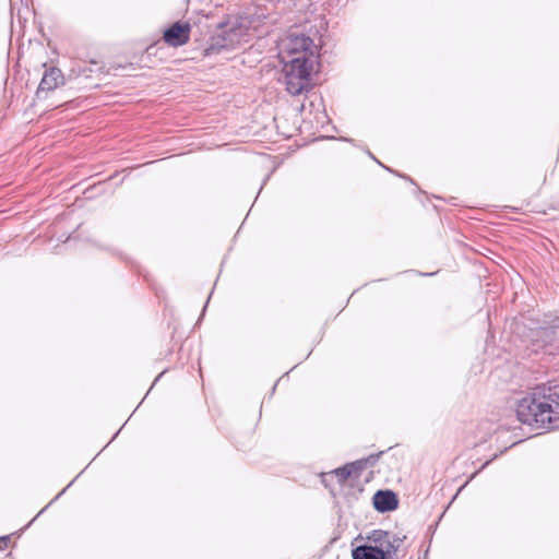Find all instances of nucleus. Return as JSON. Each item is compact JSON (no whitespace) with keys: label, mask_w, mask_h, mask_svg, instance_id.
I'll return each instance as SVG.
<instances>
[{"label":"nucleus","mask_w":559,"mask_h":559,"mask_svg":"<svg viewBox=\"0 0 559 559\" xmlns=\"http://www.w3.org/2000/svg\"><path fill=\"white\" fill-rule=\"evenodd\" d=\"M399 501L394 492L379 490L373 496V506L380 512L393 511L397 508Z\"/></svg>","instance_id":"nucleus-8"},{"label":"nucleus","mask_w":559,"mask_h":559,"mask_svg":"<svg viewBox=\"0 0 559 559\" xmlns=\"http://www.w3.org/2000/svg\"><path fill=\"white\" fill-rule=\"evenodd\" d=\"M368 546L376 549H383L384 555L388 557L393 551V545L390 540L389 533L382 530H374L368 536Z\"/></svg>","instance_id":"nucleus-7"},{"label":"nucleus","mask_w":559,"mask_h":559,"mask_svg":"<svg viewBox=\"0 0 559 559\" xmlns=\"http://www.w3.org/2000/svg\"><path fill=\"white\" fill-rule=\"evenodd\" d=\"M278 56L282 61L292 59L294 57H316V45L313 40L305 34H299L296 31L289 32L285 37L281 38L277 43Z\"/></svg>","instance_id":"nucleus-2"},{"label":"nucleus","mask_w":559,"mask_h":559,"mask_svg":"<svg viewBox=\"0 0 559 559\" xmlns=\"http://www.w3.org/2000/svg\"><path fill=\"white\" fill-rule=\"evenodd\" d=\"M334 474L338 478L340 483H345L348 478L354 476L353 466L346 464L342 467L336 468L334 471Z\"/></svg>","instance_id":"nucleus-11"},{"label":"nucleus","mask_w":559,"mask_h":559,"mask_svg":"<svg viewBox=\"0 0 559 559\" xmlns=\"http://www.w3.org/2000/svg\"><path fill=\"white\" fill-rule=\"evenodd\" d=\"M352 555L353 559H386L383 549H376L367 544L356 547Z\"/></svg>","instance_id":"nucleus-10"},{"label":"nucleus","mask_w":559,"mask_h":559,"mask_svg":"<svg viewBox=\"0 0 559 559\" xmlns=\"http://www.w3.org/2000/svg\"><path fill=\"white\" fill-rule=\"evenodd\" d=\"M248 28L241 24H226L213 37L210 49L213 51L229 50L247 41Z\"/></svg>","instance_id":"nucleus-3"},{"label":"nucleus","mask_w":559,"mask_h":559,"mask_svg":"<svg viewBox=\"0 0 559 559\" xmlns=\"http://www.w3.org/2000/svg\"><path fill=\"white\" fill-rule=\"evenodd\" d=\"M347 465L353 466L354 476L358 477L360 475V473L362 472V469L366 467L367 460H357L355 462L348 463Z\"/></svg>","instance_id":"nucleus-12"},{"label":"nucleus","mask_w":559,"mask_h":559,"mask_svg":"<svg viewBox=\"0 0 559 559\" xmlns=\"http://www.w3.org/2000/svg\"><path fill=\"white\" fill-rule=\"evenodd\" d=\"M191 25L188 22H176L164 31L163 39L170 47H180L190 40Z\"/></svg>","instance_id":"nucleus-4"},{"label":"nucleus","mask_w":559,"mask_h":559,"mask_svg":"<svg viewBox=\"0 0 559 559\" xmlns=\"http://www.w3.org/2000/svg\"><path fill=\"white\" fill-rule=\"evenodd\" d=\"M285 78L284 82L286 85V91L292 95H299L305 91H308L310 87V82L307 80L300 79V76H296L293 71L284 72Z\"/></svg>","instance_id":"nucleus-9"},{"label":"nucleus","mask_w":559,"mask_h":559,"mask_svg":"<svg viewBox=\"0 0 559 559\" xmlns=\"http://www.w3.org/2000/svg\"><path fill=\"white\" fill-rule=\"evenodd\" d=\"M64 83V78L60 69L51 67L47 69L37 88V96L39 97L44 92H50Z\"/></svg>","instance_id":"nucleus-6"},{"label":"nucleus","mask_w":559,"mask_h":559,"mask_svg":"<svg viewBox=\"0 0 559 559\" xmlns=\"http://www.w3.org/2000/svg\"><path fill=\"white\" fill-rule=\"evenodd\" d=\"M283 62L285 63L284 72L293 71L296 76H300V79L302 78V80L310 82V75L316 64V57H294Z\"/></svg>","instance_id":"nucleus-5"},{"label":"nucleus","mask_w":559,"mask_h":559,"mask_svg":"<svg viewBox=\"0 0 559 559\" xmlns=\"http://www.w3.org/2000/svg\"><path fill=\"white\" fill-rule=\"evenodd\" d=\"M519 420L538 428H555L559 419V382L536 386L516 405Z\"/></svg>","instance_id":"nucleus-1"}]
</instances>
